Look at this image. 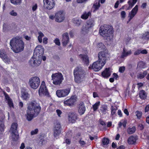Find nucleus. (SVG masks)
I'll list each match as a JSON object with an SVG mask.
<instances>
[{
    "instance_id": "obj_1",
    "label": "nucleus",
    "mask_w": 149,
    "mask_h": 149,
    "mask_svg": "<svg viewBox=\"0 0 149 149\" xmlns=\"http://www.w3.org/2000/svg\"><path fill=\"white\" fill-rule=\"evenodd\" d=\"M108 55V54L106 50L104 51L100 52L98 55V60L93 63L92 65H90L89 68L93 69L95 71L100 70L106 63Z\"/></svg>"
},
{
    "instance_id": "obj_2",
    "label": "nucleus",
    "mask_w": 149,
    "mask_h": 149,
    "mask_svg": "<svg viewBox=\"0 0 149 149\" xmlns=\"http://www.w3.org/2000/svg\"><path fill=\"white\" fill-rule=\"evenodd\" d=\"M41 107L35 101L30 102L28 104L27 110L26 117L28 121H31L40 112Z\"/></svg>"
},
{
    "instance_id": "obj_3",
    "label": "nucleus",
    "mask_w": 149,
    "mask_h": 149,
    "mask_svg": "<svg viewBox=\"0 0 149 149\" xmlns=\"http://www.w3.org/2000/svg\"><path fill=\"white\" fill-rule=\"evenodd\" d=\"M10 45L11 49L16 53L22 51L24 47V42L22 38L19 37L13 38L10 41Z\"/></svg>"
},
{
    "instance_id": "obj_4",
    "label": "nucleus",
    "mask_w": 149,
    "mask_h": 149,
    "mask_svg": "<svg viewBox=\"0 0 149 149\" xmlns=\"http://www.w3.org/2000/svg\"><path fill=\"white\" fill-rule=\"evenodd\" d=\"M99 33L100 35L106 39L110 40L113 37V31L112 28L110 26L104 25L100 27Z\"/></svg>"
},
{
    "instance_id": "obj_5",
    "label": "nucleus",
    "mask_w": 149,
    "mask_h": 149,
    "mask_svg": "<svg viewBox=\"0 0 149 149\" xmlns=\"http://www.w3.org/2000/svg\"><path fill=\"white\" fill-rule=\"evenodd\" d=\"M86 74L81 67H77L74 70V75L75 81L77 83H80L84 79Z\"/></svg>"
},
{
    "instance_id": "obj_6",
    "label": "nucleus",
    "mask_w": 149,
    "mask_h": 149,
    "mask_svg": "<svg viewBox=\"0 0 149 149\" xmlns=\"http://www.w3.org/2000/svg\"><path fill=\"white\" fill-rule=\"evenodd\" d=\"M40 80L39 77L36 76L31 77L29 79V84L32 89H36L39 86Z\"/></svg>"
},
{
    "instance_id": "obj_7",
    "label": "nucleus",
    "mask_w": 149,
    "mask_h": 149,
    "mask_svg": "<svg viewBox=\"0 0 149 149\" xmlns=\"http://www.w3.org/2000/svg\"><path fill=\"white\" fill-rule=\"evenodd\" d=\"M52 78L53 84L55 85L60 84L63 79L62 74L59 72L53 74L52 75Z\"/></svg>"
},
{
    "instance_id": "obj_8",
    "label": "nucleus",
    "mask_w": 149,
    "mask_h": 149,
    "mask_svg": "<svg viewBox=\"0 0 149 149\" xmlns=\"http://www.w3.org/2000/svg\"><path fill=\"white\" fill-rule=\"evenodd\" d=\"M94 25V21L93 20L91 19L88 20L86 24L83 26L81 29V33L84 34L87 33L89 29L93 27Z\"/></svg>"
},
{
    "instance_id": "obj_9",
    "label": "nucleus",
    "mask_w": 149,
    "mask_h": 149,
    "mask_svg": "<svg viewBox=\"0 0 149 149\" xmlns=\"http://www.w3.org/2000/svg\"><path fill=\"white\" fill-rule=\"evenodd\" d=\"M17 127V124L13 123L12 124L10 129V131L12 133V138L14 141L17 140L19 138Z\"/></svg>"
},
{
    "instance_id": "obj_10",
    "label": "nucleus",
    "mask_w": 149,
    "mask_h": 149,
    "mask_svg": "<svg viewBox=\"0 0 149 149\" xmlns=\"http://www.w3.org/2000/svg\"><path fill=\"white\" fill-rule=\"evenodd\" d=\"M44 52V48L42 46L38 45L35 48L33 53V57H34L35 56H37V58H38V57L41 58L42 57Z\"/></svg>"
},
{
    "instance_id": "obj_11",
    "label": "nucleus",
    "mask_w": 149,
    "mask_h": 149,
    "mask_svg": "<svg viewBox=\"0 0 149 149\" xmlns=\"http://www.w3.org/2000/svg\"><path fill=\"white\" fill-rule=\"evenodd\" d=\"M70 92V89L68 88L63 89L57 90L56 92L57 96L59 97H62L67 96Z\"/></svg>"
},
{
    "instance_id": "obj_12",
    "label": "nucleus",
    "mask_w": 149,
    "mask_h": 149,
    "mask_svg": "<svg viewBox=\"0 0 149 149\" xmlns=\"http://www.w3.org/2000/svg\"><path fill=\"white\" fill-rule=\"evenodd\" d=\"M38 93L40 96L48 95V92L45 86V83L44 81H42L41 85L38 90Z\"/></svg>"
},
{
    "instance_id": "obj_13",
    "label": "nucleus",
    "mask_w": 149,
    "mask_h": 149,
    "mask_svg": "<svg viewBox=\"0 0 149 149\" xmlns=\"http://www.w3.org/2000/svg\"><path fill=\"white\" fill-rule=\"evenodd\" d=\"M33 57V56L30 59L29 61V63L32 66H38L41 63L42 59V57L40 58L38 57L37 58V56H35Z\"/></svg>"
},
{
    "instance_id": "obj_14",
    "label": "nucleus",
    "mask_w": 149,
    "mask_h": 149,
    "mask_svg": "<svg viewBox=\"0 0 149 149\" xmlns=\"http://www.w3.org/2000/svg\"><path fill=\"white\" fill-rule=\"evenodd\" d=\"M65 19V14L62 11H60L56 13L55 19L56 21L58 22H62Z\"/></svg>"
},
{
    "instance_id": "obj_15",
    "label": "nucleus",
    "mask_w": 149,
    "mask_h": 149,
    "mask_svg": "<svg viewBox=\"0 0 149 149\" xmlns=\"http://www.w3.org/2000/svg\"><path fill=\"white\" fill-rule=\"evenodd\" d=\"M54 137H58L61 133V126L59 123H54Z\"/></svg>"
},
{
    "instance_id": "obj_16",
    "label": "nucleus",
    "mask_w": 149,
    "mask_h": 149,
    "mask_svg": "<svg viewBox=\"0 0 149 149\" xmlns=\"http://www.w3.org/2000/svg\"><path fill=\"white\" fill-rule=\"evenodd\" d=\"M43 2L45 6L48 10L52 9L55 6L54 0H43Z\"/></svg>"
},
{
    "instance_id": "obj_17",
    "label": "nucleus",
    "mask_w": 149,
    "mask_h": 149,
    "mask_svg": "<svg viewBox=\"0 0 149 149\" xmlns=\"http://www.w3.org/2000/svg\"><path fill=\"white\" fill-rule=\"evenodd\" d=\"M76 97L74 96H72L70 98L65 101L63 104L65 106H71L73 105L76 101Z\"/></svg>"
},
{
    "instance_id": "obj_18",
    "label": "nucleus",
    "mask_w": 149,
    "mask_h": 149,
    "mask_svg": "<svg viewBox=\"0 0 149 149\" xmlns=\"http://www.w3.org/2000/svg\"><path fill=\"white\" fill-rule=\"evenodd\" d=\"M0 57L6 63H8L10 61V59L8 58L6 53L3 49H1L0 50Z\"/></svg>"
},
{
    "instance_id": "obj_19",
    "label": "nucleus",
    "mask_w": 149,
    "mask_h": 149,
    "mask_svg": "<svg viewBox=\"0 0 149 149\" xmlns=\"http://www.w3.org/2000/svg\"><path fill=\"white\" fill-rule=\"evenodd\" d=\"M138 11V6L136 5L133 8L128 14V17H129V21H130L137 13Z\"/></svg>"
},
{
    "instance_id": "obj_20",
    "label": "nucleus",
    "mask_w": 149,
    "mask_h": 149,
    "mask_svg": "<svg viewBox=\"0 0 149 149\" xmlns=\"http://www.w3.org/2000/svg\"><path fill=\"white\" fill-rule=\"evenodd\" d=\"M4 94L5 96L6 101L8 103L9 107L10 108H14V106L12 99L6 93L4 92Z\"/></svg>"
},
{
    "instance_id": "obj_21",
    "label": "nucleus",
    "mask_w": 149,
    "mask_h": 149,
    "mask_svg": "<svg viewBox=\"0 0 149 149\" xmlns=\"http://www.w3.org/2000/svg\"><path fill=\"white\" fill-rule=\"evenodd\" d=\"M149 39V33L146 32L143 33L140 38L141 42L143 44H145L147 42Z\"/></svg>"
},
{
    "instance_id": "obj_22",
    "label": "nucleus",
    "mask_w": 149,
    "mask_h": 149,
    "mask_svg": "<svg viewBox=\"0 0 149 149\" xmlns=\"http://www.w3.org/2000/svg\"><path fill=\"white\" fill-rule=\"evenodd\" d=\"M86 111V108L84 103L83 102L80 103L78 106V112L80 115L83 114Z\"/></svg>"
},
{
    "instance_id": "obj_23",
    "label": "nucleus",
    "mask_w": 149,
    "mask_h": 149,
    "mask_svg": "<svg viewBox=\"0 0 149 149\" xmlns=\"http://www.w3.org/2000/svg\"><path fill=\"white\" fill-rule=\"evenodd\" d=\"M77 119V116L76 114L71 112L69 113L68 116V119L70 122L74 123Z\"/></svg>"
},
{
    "instance_id": "obj_24",
    "label": "nucleus",
    "mask_w": 149,
    "mask_h": 149,
    "mask_svg": "<svg viewBox=\"0 0 149 149\" xmlns=\"http://www.w3.org/2000/svg\"><path fill=\"white\" fill-rule=\"evenodd\" d=\"M112 72V69L111 68H106L102 72V76L104 78H108L110 76L111 73Z\"/></svg>"
},
{
    "instance_id": "obj_25",
    "label": "nucleus",
    "mask_w": 149,
    "mask_h": 149,
    "mask_svg": "<svg viewBox=\"0 0 149 149\" xmlns=\"http://www.w3.org/2000/svg\"><path fill=\"white\" fill-rule=\"evenodd\" d=\"M69 38L67 33H64L63 35V39L62 42L63 46H65L68 43Z\"/></svg>"
},
{
    "instance_id": "obj_26",
    "label": "nucleus",
    "mask_w": 149,
    "mask_h": 149,
    "mask_svg": "<svg viewBox=\"0 0 149 149\" xmlns=\"http://www.w3.org/2000/svg\"><path fill=\"white\" fill-rule=\"evenodd\" d=\"M131 54L132 51L131 50H128L124 48L121 56V57L124 58L130 55Z\"/></svg>"
},
{
    "instance_id": "obj_27",
    "label": "nucleus",
    "mask_w": 149,
    "mask_h": 149,
    "mask_svg": "<svg viewBox=\"0 0 149 149\" xmlns=\"http://www.w3.org/2000/svg\"><path fill=\"white\" fill-rule=\"evenodd\" d=\"M136 137L132 136L128 138L127 142L130 144H134L136 143Z\"/></svg>"
},
{
    "instance_id": "obj_28",
    "label": "nucleus",
    "mask_w": 149,
    "mask_h": 149,
    "mask_svg": "<svg viewBox=\"0 0 149 149\" xmlns=\"http://www.w3.org/2000/svg\"><path fill=\"white\" fill-rule=\"evenodd\" d=\"M79 56L85 64L86 65L89 64V61L88 58L87 56L86 55L81 54Z\"/></svg>"
},
{
    "instance_id": "obj_29",
    "label": "nucleus",
    "mask_w": 149,
    "mask_h": 149,
    "mask_svg": "<svg viewBox=\"0 0 149 149\" xmlns=\"http://www.w3.org/2000/svg\"><path fill=\"white\" fill-rule=\"evenodd\" d=\"M30 95L26 91L22 92L21 97L23 100H27L30 97Z\"/></svg>"
},
{
    "instance_id": "obj_30",
    "label": "nucleus",
    "mask_w": 149,
    "mask_h": 149,
    "mask_svg": "<svg viewBox=\"0 0 149 149\" xmlns=\"http://www.w3.org/2000/svg\"><path fill=\"white\" fill-rule=\"evenodd\" d=\"M91 12L90 11L88 12H84L81 16V18L84 19H87L88 17L91 16Z\"/></svg>"
},
{
    "instance_id": "obj_31",
    "label": "nucleus",
    "mask_w": 149,
    "mask_h": 149,
    "mask_svg": "<svg viewBox=\"0 0 149 149\" xmlns=\"http://www.w3.org/2000/svg\"><path fill=\"white\" fill-rule=\"evenodd\" d=\"M139 96L142 99H145L147 97V94L145 91L143 90H141L139 91Z\"/></svg>"
},
{
    "instance_id": "obj_32",
    "label": "nucleus",
    "mask_w": 149,
    "mask_h": 149,
    "mask_svg": "<svg viewBox=\"0 0 149 149\" xmlns=\"http://www.w3.org/2000/svg\"><path fill=\"white\" fill-rule=\"evenodd\" d=\"M147 72L144 71L143 72H140L138 74L137 78L138 79H142L147 74Z\"/></svg>"
},
{
    "instance_id": "obj_33",
    "label": "nucleus",
    "mask_w": 149,
    "mask_h": 149,
    "mask_svg": "<svg viewBox=\"0 0 149 149\" xmlns=\"http://www.w3.org/2000/svg\"><path fill=\"white\" fill-rule=\"evenodd\" d=\"M137 0H130L128 2V3L129 5V6L128 9H129L132 8L134 5L136 3L137 1Z\"/></svg>"
},
{
    "instance_id": "obj_34",
    "label": "nucleus",
    "mask_w": 149,
    "mask_h": 149,
    "mask_svg": "<svg viewBox=\"0 0 149 149\" xmlns=\"http://www.w3.org/2000/svg\"><path fill=\"white\" fill-rule=\"evenodd\" d=\"M100 111L103 114H106L107 111V106L105 105L102 106L100 108Z\"/></svg>"
},
{
    "instance_id": "obj_35",
    "label": "nucleus",
    "mask_w": 149,
    "mask_h": 149,
    "mask_svg": "<svg viewBox=\"0 0 149 149\" xmlns=\"http://www.w3.org/2000/svg\"><path fill=\"white\" fill-rule=\"evenodd\" d=\"M146 67V63L143 61H139L137 64V68H144Z\"/></svg>"
},
{
    "instance_id": "obj_36",
    "label": "nucleus",
    "mask_w": 149,
    "mask_h": 149,
    "mask_svg": "<svg viewBox=\"0 0 149 149\" xmlns=\"http://www.w3.org/2000/svg\"><path fill=\"white\" fill-rule=\"evenodd\" d=\"M73 22L77 26H79L81 23V20L77 18H74L73 19Z\"/></svg>"
},
{
    "instance_id": "obj_37",
    "label": "nucleus",
    "mask_w": 149,
    "mask_h": 149,
    "mask_svg": "<svg viewBox=\"0 0 149 149\" xmlns=\"http://www.w3.org/2000/svg\"><path fill=\"white\" fill-rule=\"evenodd\" d=\"M5 128L3 121H0V133L3 132Z\"/></svg>"
},
{
    "instance_id": "obj_38",
    "label": "nucleus",
    "mask_w": 149,
    "mask_h": 149,
    "mask_svg": "<svg viewBox=\"0 0 149 149\" xmlns=\"http://www.w3.org/2000/svg\"><path fill=\"white\" fill-rule=\"evenodd\" d=\"M38 40L40 43H41L42 41V38L44 36V34L41 32H38Z\"/></svg>"
},
{
    "instance_id": "obj_39",
    "label": "nucleus",
    "mask_w": 149,
    "mask_h": 149,
    "mask_svg": "<svg viewBox=\"0 0 149 149\" xmlns=\"http://www.w3.org/2000/svg\"><path fill=\"white\" fill-rule=\"evenodd\" d=\"M136 130V127L134 126L132 128H129L127 130V132L129 134L133 133Z\"/></svg>"
},
{
    "instance_id": "obj_40",
    "label": "nucleus",
    "mask_w": 149,
    "mask_h": 149,
    "mask_svg": "<svg viewBox=\"0 0 149 149\" xmlns=\"http://www.w3.org/2000/svg\"><path fill=\"white\" fill-rule=\"evenodd\" d=\"M100 104V102L99 101H98L96 103H95L93 106V111H95L99 107V106Z\"/></svg>"
},
{
    "instance_id": "obj_41",
    "label": "nucleus",
    "mask_w": 149,
    "mask_h": 149,
    "mask_svg": "<svg viewBox=\"0 0 149 149\" xmlns=\"http://www.w3.org/2000/svg\"><path fill=\"white\" fill-rule=\"evenodd\" d=\"M135 113L137 119H139L141 118L142 115V113L141 111H136Z\"/></svg>"
},
{
    "instance_id": "obj_42",
    "label": "nucleus",
    "mask_w": 149,
    "mask_h": 149,
    "mask_svg": "<svg viewBox=\"0 0 149 149\" xmlns=\"http://www.w3.org/2000/svg\"><path fill=\"white\" fill-rule=\"evenodd\" d=\"M109 142V140L107 138H104L103 139L102 141L103 145L104 146L107 145Z\"/></svg>"
},
{
    "instance_id": "obj_43",
    "label": "nucleus",
    "mask_w": 149,
    "mask_h": 149,
    "mask_svg": "<svg viewBox=\"0 0 149 149\" xmlns=\"http://www.w3.org/2000/svg\"><path fill=\"white\" fill-rule=\"evenodd\" d=\"M97 48L99 49H104L105 48V46L104 44L102 43H99L97 45Z\"/></svg>"
},
{
    "instance_id": "obj_44",
    "label": "nucleus",
    "mask_w": 149,
    "mask_h": 149,
    "mask_svg": "<svg viewBox=\"0 0 149 149\" xmlns=\"http://www.w3.org/2000/svg\"><path fill=\"white\" fill-rule=\"evenodd\" d=\"M100 6V4L99 2L98 3H95L93 6V8L95 9V10H96L98 9Z\"/></svg>"
},
{
    "instance_id": "obj_45",
    "label": "nucleus",
    "mask_w": 149,
    "mask_h": 149,
    "mask_svg": "<svg viewBox=\"0 0 149 149\" xmlns=\"http://www.w3.org/2000/svg\"><path fill=\"white\" fill-rule=\"evenodd\" d=\"M12 3L14 4H15L20 3L21 0H10Z\"/></svg>"
},
{
    "instance_id": "obj_46",
    "label": "nucleus",
    "mask_w": 149,
    "mask_h": 149,
    "mask_svg": "<svg viewBox=\"0 0 149 149\" xmlns=\"http://www.w3.org/2000/svg\"><path fill=\"white\" fill-rule=\"evenodd\" d=\"M120 15L121 18L124 19L125 18L126 16V13L125 11H122L120 13Z\"/></svg>"
},
{
    "instance_id": "obj_47",
    "label": "nucleus",
    "mask_w": 149,
    "mask_h": 149,
    "mask_svg": "<svg viewBox=\"0 0 149 149\" xmlns=\"http://www.w3.org/2000/svg\"><path fill=\"white\" fill-rule=\"evenodd\" d=\"M123 2H121L120 1V0H118L116 3L115 6H114V7L115 8H117L118 7V6L120 3H123Z\"/></svg>"
},
{
    "instance_id": "obj_48",
    "label": "nucleus",
    "mask_w": 149,
    "mask_h": 149,
    "mask_svg": "<svg viewBox=\"0 0 149 149\" xmlns=\"http://www.w3.org/2000/svg\"><path fill=\"white\" fill-rule=\"evenodd\" d=\"M79 143L80 144L81 146L82 147L84 146L86 143L84 141L82 140H80L79 141Z\"/></svg>"
},
{
    "instance_id": "obj_49",
    "label": "nucleus",
    "mask_w": 149,
    "mask_h": 149,
    "mask_svg": "<svg viewBox=\"0 0 149 149\" xmlns=\"http://www.w3.org/2000/svg\"><path fill=\"white\" fill-rule=\"evenodd\" d=\"M38 132V130L37 129H35L34 130H32L31 132V134L33 135L37 133Z\"/></svg>"
},
{
    "instance_id": "obj_50",
    "label": "nucleus",
    "mask_w": 149,
    "mask_h": 149,
    "mask_svg": "<svg viewBox=\"0 0 149 149\" xmlns=\"http://www.w3.org/2000/svg\"><path fill=\"white\" fill-rule=\"evenodd\" d=\"M116 110L117 109H116L114 108L112 106L111 108V114L112 115L114 114L115 113Z\"/></svg>"
},
{
    "instance_id": "obj_51",
    "label": "nucleus",
    "mask_w": 149,
    "mask_h": 149,
    "mask_svg": "<svg viewBox=\"0 0 149 149\" xmlns=\"http://www.w3.org/2000/svg\"><path fill=\"white\" fill-rule=\"evenodd\" d=\"M9 13L11 15L14 16H16L17 15V13L14 10H13L10 12Z\"/></svg>"
},
{
    "instance_id": "obj_52",
    "label": "nucleus",
    "mask_w": 149,
    "mask_h": 149,
    "mask_svg": "<svg viewBox=\"0 0 149 149\" xmlns=\"http://www.w3.org/2000/svg\"><path fill=\"white\" fill-rule=\"evenodd\" d=\"M125 68L124 66L120 67L119 69V72L120 73H123L125 70Z\"/></svg>"
},
{
    "instance_id": "obj_53",
    "label": "nucleus",
    "mask_w": 149,
    "mask_h": 149,
    "mask_svg": "<svg viewBox=\"0 0 149 149\" xmlns=\"http://www.w3.org/2000/svg\"><path fill=\"white\" fill-rule=\"evenodd\" d=\"M71 140L68 139H65L64 143H66L67 144H70L71 143Z\"/></svg>"
},
{
    "instance_id": "obj_54",
    "label": "nucleus",
    "mask_w": 149,
    "mask_h": 149,
    "mask_svg": "<svg viewBox=\"0 0 149 149\" xmlns=\"http://www.w3.org/2000/svg\"><path fill=\"white\" fill-rule=\"evenodd\" d=\"M54 42L55 44L57 45H59L60 44L59 40L58 38H56Z\"/></svg>"
},
{
    "instance_id": "obj_55",
    "label": "nucleus",
    "mask_w": 149,
    "mask_h": 149,
    "mask_svg": "<svg viewBox=\"0 0 149 149\" xmlns=\"http://www.w3.org/2000/svg\"><path fill=\"white\" fill-rule=\"evenodd\" d=\"M38 6L37 4H35L33 5L32 10L33 11H35L37 8Z\"/></svg>"
},
{
    "instance_id": "obj_56",
    "label": "nucleus",
    "mask_w": 149,
    "mask_h": 149,
    "mask_svg": "<svg viewBox=\"0 0 149 149\" xmlns=\"http://www.w3.org/2000/svg\"><path fill=\"white\" fill-rule=\"evenodd\" d=\"M113 77L114 79L116 80L118 78V76L117 74L114 73L113 74Z\"/></svg>"
},
{
    "instance_id": "obj_57",
    "label": "nucleus",
    "mask_w": 149,
    "mask_h": 149,
    "mask_svg": "<svg viewBox=\"0 0 149 149\" xmlns=\"http://www.w3.org/2000/svg\"><path fill=\"white\" fill-rule=\"evenodd\" d=\"M88 0H77V2L79 3H84Z\"/></svg>"
},
{
    "instance_id": "obj_58",
    "label": "nucleus",
    "mask_w": 149,
    "mask_h": 149,
    "mask_svg": "<svg viewBox=\"0 0 149 149\" xmlns=\"http://www.w3.org/2000/svg\"><path fill=\"white\" fill-rule=\"evenodd\" d=\"M48 39L47 38H44L43 39V42L45 44H46L47 43Z\"/></svg>"
},
{
    "instance_id": "obj_59",
    "label": "nucleus",
    "mask_w": 149,
    "mask_h": 149,
    "mask_svg": "<svg viewBox=\"0 0 149 149\" xmlns=\"http://www.w3.org/2000/svg\"><path fill=\"white\" fill-rule=\"evenodd\" d=\"M137 85H138V88H140L143 86V84L142 83H138Z\"/></svg>"
},
{
    "instance_id": "obj_60",
    "label": "nucleus",
    "mask_w": 149,
    "mask_h": 149,
    "mask_svg": "<svg viewBox=\"0 0 149 149\" xmlns=\"http://www.w3.org/2000/svg\"><path fill=\"white\" fill-rule=\"evenodd\" d=\"M141 53V50H137L134 53V55H137Z\"/></svg>"
},
{
    "instance_id": "obj_61",
    "label": "nucleus",
    "mask_w": 149,
    "mask_h": 149,
    "mask_svg": "<svg viewBox=\"0 0 149 149\" xmlns=\"http://www.w3.org/2000/svg\"><path fill=\"white\" fill-rule=\"evenodd\" d=\"M56 113H57V114L58 116H59L60 117V115L62 113L61 111L60 110L57 109L56 110Z\"/></svg>"
},
{
    "instance_id": "obj_62",
    "label": "nucleus",
    "mask_w": 149,
    "mask_h": 149,
    "mask_svg": "<svg viewBox=\"0 0 149 149\" xmlns=\"http://www.w3.org/2000/svg\"><path fill=\"white\" fill-rule=\"evenodd\" d=\"M149 111V105H147L145 107V111L147 112Z\"/></svg>"
},
{
    "instance_id": "obj_63",
    "label": "nucleus",
    "mask_w": 149,
    "mask_h": 149,
    "mask_svg": "<svg viewBox=\"0 0 149 149\" xmlns=\"http://www.w3.org/2000/svg\"><path fill=\"white\" fill-rule=\"evenodd\" d=\"M141 53L142 54H146L147 53V51L146 49H144L141 51Z\"/></svg>"
},
{
    "instance_id": "obj_64",
    "label": "nucleus",
    "mask_w": 149,
    "mask_h": 149,
    "mask_svg": "<svg viewBox=\"0 0 149 149\" xmlns=\"http://www.w3.org/2000/svg\"><path fill=\"white\" fill-rule=\"evenodd\" d=\"M25 146L24 143H22L21 144V146L20 147V149H23L24 148Z\"/></svg>"
}]
</instances>
